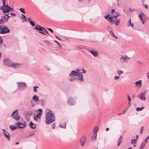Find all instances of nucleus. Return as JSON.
Instances as JSON below:
<instances>
[{"label":"nucleus","instance_id":"1","mask_svg":"<svg viewBox=\"0 0 149 149\" xmlns=\"http://www.w3.org/2000/svg\"><path fill=\"white\" fill-rule=\"evenodd\" d=\"M45 121L47 124L49 125L53 122L55 118L53 112L51 110H47L45 114Z\"/></svg>","mask_w":149,"mask_h":149},{"label":"nucleus","instance_id":"2","mask_svg":"<svg viewBox=\"0 0 149 149\" xmlns=\"http://www.w3.org/2000/svg\"><path fill=\"white\" fill-rule=\"evenodd\" d=\"M3 6L1 7V8H0L4 12H7L8 11V10L9 9H10V7L8 6V5H6L5 0H2Z\"/></svg>","mask_w":149,"mask_h":149},{"label":"nucleus","instance_id":"3","mask_svg":"<svg viewBox=\"0 0 149 149\" xmlns=\"http://www.w3.org/2000/svg\"><path fill=\"white\" fill-rule=\"evenodd\" d=\"M39 113H38L36 116H35L34 117V119L36 121H39L41 120V117L42 112V110L41 109H38Z\"/></svg>","mask_w":149,"mask_h":149},{"label":"nucleus","instance_id":"4","mask_svg":"<svg viewBox=\"0 0 149 149\" xmlns=\"http://www.w3.org/2000/svg\"><path fill=\"white\" fill-rule=\"evenodd\" d=\"M18 111V110L17 109L14 111L11 115V117H12L14 119L17 121L19 120L20 119V116L17 112Z\"/></svg>","mask_w":149,"mask_h":149},{"label":"nucleus","instance_id":"5","mask_svg":"<svg viewBox=\"0 0 149 149\" xmlns=\"http://www.w3.org/2000/svg\"><path fill=\"white\" fill-rule=\"evenodd\" d=\"M9 29L5 26L1 25V31H0V33L4 34L9 33Z\"/></svg>","mask_w":149,"mask_h":149},{"label":"nucleus","instance_id":"6","mask_svg":"<svg viewBox=\"0 0 149 149\" xmlns=\"http://www.w3.org/2000/svg\"><path fill=\"white\" fill-rule=\"evenodd\" d=\"M130 58V57H128L127 55H125L121 56L120 59V61L122 63H123L125 62L127 63Z\"/></svg>","mask_w":149,"mask_h":149},{"label":"nucleus","instance_id":"7","mask_svg":"<svg viewBox=\"0 0 149 149\" xmlns=\"http://www.w3.org/2000/svg\"><path fill=\"white\" fill-rule=\"evenodd\" d=\"M3 64L8 67H10L12 62L9 58H5L3 60Z\"/></svg>","mask_w":149,"mask_h":149},{"label":"nucleus","instance_id":"8","mask_svg":"<svg viewBox=\"0 0 149 149\" xmlns=\"http://www.w3.org/2000/svg\"><path fill=\"white\" fill-rule=\"evenodd\" d=\"M17 85L18 86V88H26L27 85L24 82H17Z\"/></svg>","mask_w":149,"mask_h":149},{"label":"nucleus","instance_id":"9","mask_svg":"<svg viewBox=\"0 0 149 149\" xmlns=\"http://www.w3.org/2000/svg\"><path fill=\"white\" fill-rule=\"evenodd\" d=\"M17 125V128H23L25 127L26 126V123L24 122L23 123H22L20 122H17L16 123Z\"/></svg>","mask_w":149,"mask_h":149},{"label":"nucleus","instance_id":"10","mask_svg":"<svg viewBox=\"0 0 149 149\" xmlns=\"http://www.w3.org/2000/svg\"><path fill=\"white\" fill-rule=\"evenodd\" d=\"M20 63H17L12 62L10 67H12L14 69L19 68L20 67Z\"/></svg>","mask_w":149,"mask_h":149},{"label":"nucleus","instance_id":"11","mask_svg":"<svg viewBox=\"0 0 149 149\" xmlns=\"http://www.w3.org/2000/svg\"><path fill=\"white\" fill-rule=\"evenodd\" d=\"M145 93L146 91L140 93L137 95V97L141 100H145L146 99L145 96Z\"/></svg>","mask_w":149,"mask_h":149},{"label":"nucleus","instance_id":"12","mask_svg":"<svg viewBox=\"0 0 149 149\" xmlns=\"http://www.w3.org/2000/svg\"><path fill=\"white\" fill-rule=\"evenodd\" d=\"M67 103L71 105H74L76 103L75 101L74 100L73 98L70 97L67 101Z\"/></svg>","mask_w":149,"mask_h":149},{"label":"nucleus","instance_id":"13","mask_svg":"<svg viewBox=\"0 0 149 149\" xmlns=\"http://www.w3.org/2000/svg\"><path fill=\"white\" fill-rule=\"evenodd\" d=\"M86 139L85 136H83L80 139L79 142L81 144V146H83L86 143Z\"/></svg>","mask_w":149,"mask_h":149},{"label":"nucleus","instance_id":"14","mask_svg":"<svg viewBox=\"0 0 149 149\" xmlns=\"http://www.w3.org/2000/svg\"><path fill=\"white\" fill-rule=\"evenodd\" d=\"M32 114V112L28 113L25 115V120L27 121H29L30 120V118Z\"/></svg>","mask_w":149,"mask_h":149},{"label":"nucleus","instance_id":"15","mask_svg":"<svg viewBox=\"0 0 149 149\" xmlns=\"http://www.w3.org/2000/svg\"><path fill=\"white\" fill-rule=\"evenodd\" d=\"M35 29L40 31V32L42 31V32H43L44 31V29L45 28L42 27L40 26L39 25H37L35 26Z\"/></svg>","mask_w":149,"mask_h":149},{"label":"nucleus","instance_id":"16","mask_svg":"<svg viewBox=\"0 0 149 149\" xmlns=\"http://www.w3.org/2000/svg\"><path fill=\"white\" fill-rule=\"evenodd\" d=\"M79 74V73L73 70L69 74V76L71 77H72L73 75L77 76Z\"/></svg>","mask_w":149,"mask_h":149},{"label":"nucleus","instance_id":"17","mask_svg":"<svg viewBox=\"0 0 149 149\" xmlns=\"http://www.w3.org/2000/svg\"><path fill=\"white\" fill-rule=\"evenodd\" d=\"M98 129H99V128H98V127H97V126H96V127H95L94 128L93 131H94V135L95 136V135L96 134V136L95 137H94V139L93 140L94 141H95V140H96V138L97 135V132L98 131Z\"/></svg>","mask_w":149,"mask_h":149},{"label":"nucleus","instance_id":"18","mask_svg":"<svg viewBox=\"0 0 149 149\" xmlns=\"http://www.w3.org/2000/svg\"><path fill=\"white\" fill-rule=\"evenodd\" d=\"M88 52L91 53L95 57H97L98 55L97 52L94 50H89Z\"/></svg>","mask_w":149,"mask_h":149},{"label":"nucleus","instance_id":"19","mask_svg":"<svg viewBox=\"0 0 149 149\" xmlns=\"http://www.w3.org/2000/svg\"><path fill=\"white\" fill-rule=\"evenodd\" d=\"M28 126H30V127L32 129H35L36 126V124H34L32 122H31L29 124Z\"/></svg>","mask_w":149,"mask_h":149},{"label":"nucleus","instance_id":"20","mask_svg":"<svg viewBox=\"0 0 149 149\" xmlns=\"http://www.w3.org/2000/svg\"><path fill=\"white\" fill-rule=\"evenodd\" d=\"M5 136L7 139L8 141H10V135L9 133L7 132H5L4 133Z\"/></svg>","mask_w":149,"mask_h":149},{"label":"nucleus","instance_id":"21","mask_svg":"<svg viewBox=\"0 0 149 149\" xmlns=\"http://www.w3.org/2000/svg\"><path fill=\"white\" fill-rule=\"evenodd\" d=\"M79 77L78 80L80 81H82L84 80L83 75L80 73H79L77 76Z\"/></svg>","mask_w":149,"mask_h":149},{"label":"nucleus","instance_id":"22","mask_svg":"<svg viewBox=\"0 0 149 149\" xmlns=\"http://www.w3.org/2000/svg\"><path fill=\"white\" fill-rule=\"evenodd\" d=\"M113 19L112 17H109L108 18V21L109 23L111 25H112L113 23Z\"/></svg>","mask_w":149,"mask_h":149},{"label":"nucleus","instance_id":"23","mask_svg":"<svg viewBox=\"0 0 149 149\" xmlns=\"http://www.w3.org/2000/svg\"><path fill=\"white\" fill-rule=\"evenodd\" d=\"M136 85L137 86H139V88H140L142 85V81L141 80H140L135 82Z\"/></svg>","mask_w":149,"mask_h":149},{"label":"nucleus","instance_id":"24","mask_svg":"<svg viewBox=\"0 0 149 149\" xmlns=\"http://www.w3.org/2000/svg\"><path fill=\"white\" fill-rule=\"evenodd\" d=\"M127 26H131V27L132 28L134 26V25L133 23H131V19H130V20H129L128 21V22H127Z\"/></svg>","mask_w":149,"mask_h":149},{"label":"nucleus","instance_id":"25","mask_svg":"<svg viewBox=\"0 0 149 149\" xmlns=\"http://www.w3.org/2000/svg\"><path fill=\"white\" fill-rule=\"evenodd\" d=\"M33 100L35 102H37L39 101V99L36 95H34L32 98Z\"/></svg>","mask_w":149,"mask_h":149},{"label":"nucleus","instance_id":"26","mask_svg":"<svg viewBox=\"0 0 149 149\" xmlns=\"http://www.w3.org/2000/svg\"><path fill=\"white\" fill-rule=\"evenodd\" d=\"M120 22V20L119 19H118L116 20L114 22V24L116 26H118L119 25Z\"/></svg>","mask_w":149,"mask_h":149},{"label":"nucleus","instance_id":"27","mask_svg":"<svg viewBox=\"0 0 149 149\" xmlns=\"http://www.w3.org/2000/svg\"><path fill=\"white\" fill-rule=\"evenodd\" d=\"M12 15V13H9V14H6V15H4L3 16V17L4 18V19L5 20L6 19V16H8L9 18Z\"/></svg>","mask_w":149,"mask_h":149},{"label":"nucleus","instance_id":"28","mask_svg":"<svg viewBox=\"0 0 149 149\" xmlns=\"http://www.w3.org/2000/svg\"><path fill=\"white\" fill-rule=\"evenodd\" d=\"M5 21V20L4 19V18L3 17L0 19V24H3Z\"/></svg>","mask_w":149,"mask_h":149},{"label":"nucleus","instance_id":"29","mask_svg":"<svg viewBox=\"0 0 149 149\" xmlns=\"http://www.w3.org/2000/svg\"><path fill=\"white\" fill-rule=\"evenodd\" d=\"M109 33L110 34H111V36L112 37L115 38L116 39H117V37L116 36H115V35L114 34V33H113L112 31H110Z\"/></svg>","mask_w":149,"mask_h":149},{"label":"nucleus","instance_id":"30","mask_svg":"<svg viewBox=\"0 0 149 149\" xmlns=\"http://www.w3.org/2000/svg\"><path fill=\"white\" fill-rule=\"evenodd\" d=\"M115 15H113V17H114L115 18H116L118 16H119L120 14L117 12H115Z\"/></svg>","mask_w":149,"mask_h":149},{"label":"nucleus","instance_id":"31","mask_svg":"<svg viewBox=\"0 0 149 149\" xmlns=\"http://www.w3.org/2000/svg\"><path fill=\"white\" fill-rule=\"evenodd\" d=\"M44 31L43 32L39 31V32L40 33H42V34H44V35H45V33H47V34L48 33V32L45 29H44Z\"/></svg>","mask_w":149,"mask_h":149},{"label":"nucleus","instance_id":"32","mask_svg":"<svg viewBox=\"0 0 149 149\" xmlns=\"http://www.w3.org/2000/svg\"><path fill=\"white\" fill-rule=\"evenodd\" d=\"M9 127L11 130H13L16 129L17 127L15 126L11 125Z\"/></svg>","mask_w":149,"mask_h":149},{"label":"nucleus","instance_id":"33","mask_svg":"<svg viewBox=\"0 0 149 149\" xmlns=\"http://www.w3.org/2000/svg\"><path fill=\"white\" fill-rule=\"evenodd\" d=\"M145 144L143 142H142L141 145L140 146V149H143L145 147Z\"/></svg>","mask_w":149,"mask_h":149},{"label":"nucleus","instance_id":"34","mask_svg":"<svg viewBox=\"0 0 149 149\" xmlns=\"http://www.w3.org/2000/svg\"><path fill=\"white\" fill-rule=\"evenodd\" d=\"M112 30V28L110 26H108L107 27V30L109 32L110 31Z\"/></svg>","mask_w":149,"mask_h":149},{"label":"nucleus","instance_id":"35","mask_svg":"<svg viewBox=\"0 0 149 149\" xmlns=\"http://www.w3.org/2000/svg\"><path fill=\"white\" fill-rule=\"evenodd\" d=\"M144 108V107H137L136 109V111H141Z\"/></svg>","mask_w":149,"mask_h":149},{"label":"nucleus","instance_id":"36","mask_svg":"<svg viewBox=\"0 0 149 149\" xmlns=\"http://www.w3.org/2000/svg\"><path fill=\"white\" fill-rule=\"evenodd\" d=\"M137 139H133L132 140L131 143L132 144H133V143L134 144H136V143Z\"/></svg>","mask_w":149,"mask_h":149},{"label":"nucleus","instance_id":"37","mask_svg":"<svg viewBox=\"0 0 149 149\" xmlns=\"http://www.w3.org/2000/svg\"><path fill=\"white\" fill-rule=\"evenodd\" d=\"M143 16H145V14L143 13L142 12L139 15V18H141V17H143Z\"/></svg>","mask_w":149,"mask_h":149},{"label":"nucleus","instance_id":"38","mask_svg":"<svg viewBox=\"0 0 149 149\" xmlns=\"http://www.w3.org/2000/svg\"><path fill=\"white\" fill-rule=\"evenodd\" d=\"M117 72L118 74L119 75V76H120V75L121 74H123V71L122 70L118 71Z\"/></svg>","mask_w":149,"mask_h":149},{"label":"nucleus","instance_id":"39","mask_svg":"<svg viewBox=\"0 0 149 149\" xmlns=\"http://www.w3.org/2000/svg\"><path fill=\"white\" fill-rule=\"evenodd\" d=\"M22 15L23 17V18L22 17L21 18L22 19H24V22L26 21H27V19L26 18V17L23 14H22Z\"/></svg>","mask_w":149,"mask_h":149},{"label":"nucleus","instance_id":"40","mask_svg":"<svg viewBox=\"0 0 149 149\" xmlns=\"http://www.w3.org/2000/svg\"><path fill=\"white\" fill-rule=\"evenodd\" d=\"M38 86H35L33 87V91L34 92H37V88H38Z\"/></svg>","mask_w":149,"mask_h":149},{"label":"nucleus","instance_id":"41","mask_svg":"<svg viewBox=\"0 0 149 149\" xmlns=\"http://www.w3.org/2000/svg\"><path fill=\"white\" fill-rule=\"evenodd\" d=\"M149 136H148L144 140V142L146 143H147L148 142V140L149 139Z\"/></svg>","mask_w":149,"mask_h":149},{"label":"nucleus","instance_id":"42","mask_svg":"<svg viewBox=\"0 0 149 149\" xmlns=\"http://www.w3.org/2000/svg\"><path fill=\"white\" fill-rule=\"evenodd\" d=\"M19 10L22 13H25V12L24 9L23 8H20Z\"/></svg>","mask_w":149,"mask_h":149},{"label":"nucleus","instance_id":"43","mask_svg":"<svg viewBox=\"0 0 149 149\" xmlns=\"http://www.w3.org/2000/svg\"><path fill=\"white\" fill-rule=\"evenodd\" d=\"M143 20H144V21L145 22H146L147 19H148V18L146 17V15H145V16H143Z\"/></svg>","mask_w":149,"mask_h":149},{"label":"nucleus","instance_id":"44","mask_svg":"<svg viewBox=\"0 0 149 149\" xmlns=\"http://www.w3.org/2000/svg\"><path fill=\"white\" fill-rule=\"evenodd\" d=\"M54 41L55 42H56L57 43H58V45L59 46L60 48H62L61 45H60V44L57 41H56V40H54Z\"/></svg>","mask_w":149,"mask_h":149},{"label":"nucleus","instance_id":"45","mask_svg":"<svg viewBox=\"0 0 149 149\" xmlns=\"http://www.w3.org/2000/svg\"><path fill=\"white\" fill-rule=\"evenodd\" d=\"M30 23L33 26H35V24L33 22H32V21H30Z\"/></svg>","mask_w":149,"mask_h":149},{"label":"nucleus","instance_id":"46","mask_svg":"<svg viewBox=\"0 0 149 149\" xmlns=\"http://www.w3.org/2000/svg\"><path fill=\"white\" fill-rule=\"evenodd\" d=\"M123 137L122 136H120L119 137L118 140V142H121V141L123 139Z\"/></svg>","mask_w":149,"mask_h":149},{"label":"nucleus","instance_id":"47","mask_svg":"<svg viewBox=\"0 0 149 149\" xmlns=\"http://www.w3.org/2000/svg\"><path fill=\"white\" fill-rule=\"evenodd\" d=\"M3 40L2 38V37L0 36V45H1V44L3 42Z\"/></svg>","mask_w":149,"mask_h":149},{"label":"nucleus","instance_id":"48","mask_svg":"<svg viewBox=\"0 0 149 149\" xmlns=\"http://www.w3.org/2000/svg\"><path fill=\"white\" fill-rule=\"evenodd\" d=\"M119 78V77H118L117 76H114V79L115 80H116L118 79Z\"/></svg>","mask_w":149,"mask_h":149},{"label":"nucleus","instance_id":"49","mask_svg":"<svg viewBox=\"0 0 149 149\" xmlns=\"http://www.w3.org/2000/svg\"><path fill=\"white\" fill-rule=\"evenodd\" d=\"M59 127H63L64 128H65L66 127V124H65V125L64 126H63L62 125H59Z\"/></svg>","mask_w":149,"mask_h":149},{"label":"nucleus","instance_id":"50","mask_svg":"<svg viewBox=\"0 0 149 149\" xmlns=\"http://www.w3.org/2000/svg\"><path fill=\"white\" fill-rule=\"evenodd\" d=\"M43 41L44 42H46V43H48V44H50V42L48 41V40H43Z\"/></svg>","mask_w":149,"mask_h":149},{"label":"nucleus","instance_id":"51","mask_svg":"<svg viewBox=\"0 0 149 149\" xmlns=\"http://www.w3.org/2000/svg\"><path fill=\"white\" fill-rule=\"evenodd\" d=\"M127 109H125L123 111H122V113L123 114H124L125 112L127 111Z\"/></svg>","mask_w":149,"mask_h":149},{"label":"nucleus","instance_id":"52","mask_svg":"<svg viewBox=\"0 0 149 149\" xmlns=\"http://www.w3.org/2000/svg\"><path fill=\"white\" fill-rule=\"evenodd\" d=\"M47 29L49 31L52 33H53V30L52 29H51L49 28H47Z\"/></svg>","mask_w":149,"mask_h":149},{"label":"nucleus","instance_id":"53","mask_svg":"<svg viewBox=\"0 0 149 149\" xmlns=\"http://www.w3.org/2000/svg\"><path fill=\"white\" fill-rule=\"evenodd\" d=\"M55 126H56V124H55V123H54L52 125V128L53 129H54L55 127Z\"/></svg>","mask_w":149,"mask_h":149},{"label":"nucleus","instance_id":"54","mask_svg":"<svg viewBox=\"0 0 149 149\" xmlns=\"http://www.w3.org/2000/svg\"><path fill=\"white\" fill-rule=\"evenodd\" d=\"M35 134V133H32V134H29L28 136V137L32 136H33Z\"/></svg>","mask_w":149,"mask_h":149},{"label":"nucleus","instance_id":"55","mask_svg":"<svg viewBox=\"0 0 149 149\" xmlns=\"http://www.w3.org/2000/svg\"><path fill=\"white\" fill-rule=\"evenodd\" d=\"M127 99L129 102H130L131 100V99L130 96L128 95L127 96Z\"/></svg>","mask_w":149,"mask_h":149},{"label":"nucleus","instance_id":"56","mask_svg":"<svg viewBox=\"0 0 149 149\" xmlns=\"http://www.w3.org/2000/svg\"><path fill=\"white\" fill-rule=\"evenodd\" d=\"M82 69H83V70H82V72H80V73H84V74H85L86 72V71L84 70L83 69V68H82Z\"/></svg>","mask_w":149,"mask_h":149},{"label":"nucleus","instance_id":"57","mask_svg":"<svg viewBox=\"0 0 149 149\" xmlns=\"http://www.w3.org/2000/svg\"><path fill=\"white\" fill-rule=\"evenodd\" d=\"M10 11H13V10L12 9H11V8H10V9H9L8 10V12H4L3 11V12L4 13H8L9 11H10Z\"/></svg>","mask_w":149,"mask_h":149},{"label":"nucleus","instance_id":"58","mask_svg":"<svg viewBox=\"0 0 149 149\" xmlns=\"http://www.w3.org/2000/svg\"><path fill=\"white\" fill-rule=\"evenodd\" d=\"M143 6H145V8H146V9H148V5H143Z\"/></svg>","mask_w":149,"mask_h":149},{"label":"nucleus","instance_id":"59","mask_svg":"<svg viewBox=\"0 0 149 149\" xmlns=\"http://www.w3.org/2000/svg\"><path fill=\"white\" fill-rule=\"evenodd\" d=\"M143 127H142L140 129V133H141L143 132Z\"/></svg>","mask_w":149,"mask_h":149},{"label":"nucleus","instance_id":"60","mask_svg":"<svg viewBox=\"0 0 149 149\" xmlns=\"http://www.w3.org/2000/svg\"><path fill=\"white\" fill-rule=\"evenodd\" d=\"M30 102L31 105L33 106H34V105L33 104V102L32 100L30 101Z\"/></svg>","mask_w":149,"mask_h":149},{"label":"nucleus","instance_id":"61","mask_svg":"<svg viewBox=\"0 0 149 149\" xmlns=\"http://www.w3.org/2000/svg\"><path fill=\"white\" fill-rule=\"evenodd\" d=\"M55 37L57 38V39H58L59 40H61V39L60 38H59V37H58L56 35H55Z\"/></svg>","mask_w":149,"mask_h":149},{"label":"nucleus","instance_id":"62","mask_svg":"<svg viewBox=\"0 0 149 149\" xmlns=\"http://www.w3.org/2000/svg\"><path fill=\"white\" fill-rule=\"evenodd\" d=\"M134 10H132V9H131V8H129V11L130 12H132Z\"/></svg>","mask_w":149,"mask_h":149},{"label":"nucleus","instance_id":"63","mask_svg":"<svg viewBox=\"0 0 149 149\" xmlns=\"http://www.w3.org/2000/svg\"><path fill=\"white\" fill-rule=\"evenodd\" d=\"M109 16V14H108V15H105L104 16V18L106 19H107V17H108Z\"/></svg>","mask_w":149,"mask_h":149},{"label":"nucleus","instance_id":"64","mask_svg":"<svg viewBox=\"0 0 149 149\" xmlns=\"http://www.w3.org/2000/svg\"><path fill=\"white\" fill-rule=\"evenodd\" d=\"M9 18V17L8 16H6V18L5 20H6V22H7L8 21V19Z\"/></svg>","mask_w":149,"mask_h":149}]
</instances>
